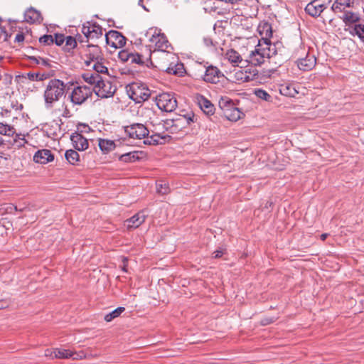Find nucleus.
I'll use <instances>...</instances> for the list:
<instances>
[{"instance_id":"f257e3e1","label":"nucleus","mask_w":364,"mask_h":364,"mask_svg":"<svg viewBox=\"0 0 364 364\" xmlns=\"http://www.w3.org/2000/svg\"><path fill=\"white\" fill-rule=\"evenodd\" d=\"M66 85L59 79L49 80L44 91L45 107L47 109L53 108L54 103L65 95Z\"/></svg>"},{"instance_id":"f03ea898","label":"nucleus","mask_w":364,"mask_h":364,"mask_svg":"<svg viewBox=\"0 0 364 364\" xmlns=\"http://www.w3.org/2000/svg\"><path fill=\"white\" fill-rule=\"evenodd\" d=\"M162 56H156L155 68L161 71H165L168 74H173L178 76H182L185 72L183 63H175L171 61L174 57L168 53H163Z\"/></svg>"},{"instance_id":"7ed1b4c3","label":"nucleus","mask_w":364,"mask_h":364,"mask_svg":"<svg viewBox=\"0 0 364 364\" xmlns=\"http://www.w3.org/2000/svg\"><path fill=\"white\" fill-rule=\"evenodd\" d=\"M196 122L195 114L190 112L184 115H178L176 118L164 120L165 127L171 134L178 133Z\"/></svg>"},{"instance_id":"20e7f679","label":"nucleus","mask_w":364,"mask_h":364,"mask_svg":"<svg viewBox=\"0 0 364 364\" xmlns=\"http://www.w3.org/2000/svg\"><path fill=\"white\" fill-rule=\"evenodd\" d=\"M126 90L129 98L136 103L147 100L151 95L150 90L141 82H132L126 87Z\"/></svg>"},{"instance_id":"39448f33","label":"nucleus","mask_w":364,"mask_h":364,"mask_svg":"<svg viewBox=\"0 0 364 364\" xmlns=\"http://www.w3.org/2000/svg\"><path fill=\"white\" fill-rule=\"evenodd\" d=\"M156 105L159 109L171 112L177 107V100L173 93L164 92L156 97Z\"/></svg>"},{"instance_id":"423d86ee","label":"nucleus","mask_w":364,"mask_h":364,"mask_svg":"<svg viewBox=\"0 0 364 364\" xmlns=\"http://www.w3.org/2000/svg\"><path fill=\"white\" fill-rule=\"evenodd\" d=\"M273 47H274V46H273ZM275 54L276 50H274V48H272V46H266L262 49L256 48L252 52L248 62L255 65H259L264 63V58H270ZM247 62V60H245V63Z\"/></svg>"},{"instance_id":"0eeeda50","label":"nucleus","mask_w":364,"mask_h":364,"mask_svg":"<svg viewBox=\"0 0 364 364\" xmlns=\"http://www.w3.org/2000/svg\"><path fill=\"white\" fill-rule=\"evenodd\" d=\"M94 90L88 86H77L73 89L70 94V101L74 105H81L89 97H91Z\"/></svg>"},{"instance_id":"6e6552de","label":"nucleus","mask_w":364,"mask_h":364,"mask_svg":"<svg viewBox=\"0 0 364 364\" xmlns=\"http://www.w3.org/2000/svg\"><path fill=\"white\" fill-rule=\"evenodd\" d=\"M126 134L132 139H145L149 134V129L145 125L140 123H134L124 127Z\"/></svg>"},{"instance_id":"1a4fd4ad","label":"nucleus","mask_w":364,"mask_h":364,"mask_svg":"<svg viewBox=\"0 0 364 364\" xmlns=\"http://www.w3.org/2000/svg\"><path fill=\"white\" fill-rule=\"evenodd\" d=\"M85 52L87 59L85 60V64L87 67L91 66L92 62L105 60L101 48L97 45H87V50Z\"/></svg>"},{"instance_id":"9d476101","label":"nucleus","mask_w":364,"mask_h":364,"mask_svg":"<svg viewBox=\"0 0 364 364\" xmlns=\"http://www.w3.org/2000/svg\"><path fill=\"white\" fill-rule=\"evenodd\" d=\"M95 93L101 98H107L112 97L116 90L109 81H105L101 78L98 85H95L92 88Z\"/></svg>"},{"instance_id":"9b49d317","label":"nucleus","mask_w":364,"mask_h":364,"mask_svg":"<svg viewBox=\"0 0 364 364\" xmlns=\"http://www.w3.org/2000/svg\"><path fill=\"white\" fill-rule=\"evenodd\" d=\"M105 38L107 44H109V41L112 40V46L114 48H121L125 46L127 38L120 32L117 31L111 30L105 35Z\"/></svg>"},{"instance_id":"f8f14e48","label":"nucleus","mask_w":364,"mask_h":364,"mask_svg":"<svg viewBox=\"0 0 364 364\" xmlns=\"http://www.w3.org/2000/svg\"><path fill=\"white\" fill-rule=\"evenodd\" d=\"M150 41L154 43L156 49L159 53V56H162L163 53H166V50L169 46L168 41L164 33H154L150 38Z\"/></svg>"},{"instance_id":"ddd939ff","label":"nucleus","mask_w":364,"mask_h":364,"mask_svg":"<svg viewBox=\"0 0 364 364\" xmlns=\"http://www.w3.org/2000/svg\"><path fill=\"white\" fill-rule=\"evenodd\" d=\"M222 72L215 66L209 65L206 68L203 80L210 83H217L223 77Z\"/></svg>"},{"instance_id":"4468645a","label":"nucleus","mask_w":364,"mask_h":364,"mask_svg":"<svg viewBox=\"0 0 364 364\" xmlns=\"http://www.w3.org/2000/svg\"><path fill=\"white\" fill-rule=\"evenodd\" d=\"M152 53L150 50H148V55L144 56L141 54H139L138 53H132L131 58H130V63H136L139 65H146L148 66L149 63H151L154 67H155L156 62L154 63L152 61Z\"/></svg>"},{"instance_id":"2eb2a0df","label":"nucleus","mask_w":364,"mask_h":364,"mask_svg":"<svg viewBox=\"0 0 364 364\" xmlns=\"http://www.w3.org/2000/svg\"><path fill=\"white\" fill-rule=\"evenodd\" d=\"M298 68L303 71H309L312 70L316 63V58L313 55L306 54L305 58L297 60Z\"/></svg>"},{"instance_id":"dca6fc26","label":"nucleus","mask_w":364,"mask_h":364,"mask_svg":"<svg viewBox=\"0 0 364 364\" xmlns=\"http://www.w3.org/2000/svg\"><path fill=\"white\" fill-rule=\"evenodd\" d=\"M326 8V6L319 4L318 0H313L306 5L305 11L312 17H318Z\"/></svg>"},{"instance_id":"f3484780","label":"nucleus","mask_w":364,"mask_h":364,"mask_svg":"<svg viewBox=\"0 0 364 364\" xmlns=\"http://www.w3.org/2000/svg\"><path fill=\"white\" fill-rule=\"evenodd\" d=\"M74 148L77 151H84L88 148V141L81 134L75 132L70 136Z\"/></svg>"},{"instance_id":"a211bd4d","label":"nucleus","mask_w":364,"mask_h":364,"mask_svg":"<svg viewBox=\"0 0 364 364\" xmlns=\"http://www.w3.org/2000/svg\"><path fill=\"white\" fill-rule=\"evenodd\" d=\"M145 139L144 141L145 144L158 145L165 144L167 140H170L171 136L157 132V134L153 133L151 136L148 135Z\"/></svg>"},{"instance_id":"6ab92c4d","label":"nucleus","mask_w":364,"mask_h":364,"mask_svg":"<svg viewBox=\"0 0 364 364\" xmlns=\"http://www.w3.org/2000/svg\"><path fill=\"white\" fill-rule=\"evenodd\" d=\"M54 160V156L48 149L38 150L33 156L36 163L46 164Z\"/></svg>"},{"instance_id":"aec40b11","label":"nucleus","mask_w":364,"mask_h":364,"mask_svg":"<svg viewBox=\"0 0 364 364\" xmlns=\"http://www.w3.org/2000/svg\"><path fill=\"white\" fill-rule=\"evenodd\" d=\"M197 100L201 110L206 115H213L215 113V108L210 100L201 95L197 97Z\"/></svg>"},{"instance_id":"412c9836","label":"nucleus","mask_w":364,"mask_h":364,"mask_svg":"<svg viewBox=\"0 0 364 364\" xmlns=\"http://www.w3.org/2000/svg\"><path fill=\"white\" fill-rule=\"evenodd\" d=\"M46 356H51L53 358H60V359H64V358H69L74 355V353H73L69 350L66 349H60V348H55L53 351L50 350H46Z\"/></svg>"},{"instance_id":"4be33fe9","label":"nucleus","mask_w":364,"mask_h":364,"mask_svg":"<svg viewBox=\"0 0 364 364\" xmlns=\"http://www.w3.org/2000/svg\"><path fill=\"white\" fill-rule=\"evenodd\" d=\"M259 33L264 35V41L266 46H272L269 38L272 36V25L268 22H264L259 26Z\"/></svg>"},{"instance_id":"5701e85b","label":"nucleus","mask_w":364,"mask_h":364,"mask_svg":"<svg viewBox=\"0 0 364 364\" xmlns=\"http://www.w3.org/2000/svg\"><path fill=\"white\" fill-rule=\"evenodd\" d=\"M42 19L41 12L33 7L27 9L24 14V21L30 23H40Z\"/></svg>"},{"instance_id":"b1692460","label":"nucleus","mask_w":364,"mask_h":364,"mask_svg":"<svg viewBox=\"0 0 364 364\" xmlns=\"http://www.w3.org/2000/svg\"><path fill=\"white\" fill-rule=\"evenodd\" d=\"M146 215L144 211H141L127 220L128 228H136L141 225L146 219Z\"/></svg>"},{"instance_id":"393cba45","label":"nucleus","mask_w":364,"mask_h":364,"mask_svg":"<svg viewBox=\"0 0 364 364\" xmlns=\"http://www.w3.org/2000/svg\"><path fill=\"white\" fill-rule=\"evenodd\" d=\"M339 18L343 20L346 26H350V24L355 23L360 21L359 16L350 11H346L344 14L342 16H339Z\"/></svg>"},{"instance_id":"a878e982","label":"nucleus","mask_w":364,"mask_h":364,"mask_svg":"<svg viewBox=\"0 0 364 364\" xmlns=\"http://www.w3.org/2000/svg\"><path fill=\"white\" fill-rule=\"evenodd\" d=\"M224 114L228 120L232 122H237L242 118V116L244 115L243 112L235 106L229 109H227Z\"/></svg>"},{"instance_id":"bb28decb","label":"nucleus","mask_w":364,"mask_h":364,"mask_svg":"<svg viewBox=\"0 0 364 364\" xmlns=\"http://www.w3.org/2000/svg\"><path fill=\"white\" fill-rule=\"evenodd\" d=\"M141 152L135 151L123 154L119 156V160L124 163H133L140 159Z\"/></svg>"},{"instance_id":"cd10ccee","label":"nucleus","mask_w":364,"mask_h":364,"mask_svg":"<svg viewBox=\"0 0 364 364\" xmlns=\"http://www.w3.org/2000/svg\"><path fill=\"white\" fill-rule=\"evenodd\" d=\"M98 145L104 154H107L115 148L114 141L109 139H99Z\"/></svg>"},{"instance_id":"c85d7f7f","label":"nucleus","mask_w":364,"mask_h":364,"mask_svg":"<svg viewBox=\"0 0 364 364\" xmlns=\"http://www.w3.org/2000/svg\"><path fill=\"white\" fill-rule=\"evenodd\" d=\"M82 79L90 85H98L102 77L97 73L87 72L82 75Z\"/></svg>"},{"instance_id":"c756f323","label":"nucleus","mask_w":364,"mask_h":364,"mask_svg":"<svg viewBox=\"0 0 364 364\" xmlns=\"http://www.w3.org/2000/svg\"><path fill=\"white\" fill-rule=\"evenodd\" d=\"M226 58L233 64H236L237 65L239 63H242V59L239 53L233 49L228 50L225 53Z\"/></svg>"},{"instance_id":"7c9ffc66","label":"nucleus","mask_w":364,"mask_h":364,"mask_svg":"<svg viewBox=\"0 0 364 364\" xmlns=\"http://www.w3.org/2000/svg\"><path fill=\"white\" fill-rule=\"evenodd\" d=\"M65 157L71 165H77L80 160L79 154L73 149L67 150L65 153Z\"/></svg>"},{"instance_id":"2f4dec72","label":"nucleus","mask_w":364,"mask_h":364,"mask_svg":"<svg viewBox=\"0 0 364 364\" xmlns=\"http://www.w3.org/2000/svg\"><path fill=\"white\" fill-rule=\"evenodd\" d=\"M23 78H28L31 81L37 80V81H43L48 77V75L46 73H28L26 74H23L21 75Z\"/></svg>"},{"instance_id":"473e14b6","label":"nucleus","mask_w":364,"mask_h":364,"mask_svg":"<svg viewBox=\"0 0 364 364\" xmlns=\"http://www.w3.org/2000/svg\"><path fill=\"white\" fill-rule=\"evenodd\" d=\"M90 35L89 36V40L98 39L102 37L103 34L102 28L95 23L92 24V28L90 31Z\"/></svg>"},{"instance_id":"72a5a7b5","label":"nucleus","mask_w":364,"mask_h":364,"mask_svg":"<svg viewBox=\"0 0 364 364\" xmlns=\"http://www.w3.org/2000/svg\"><path fill=\"white\" fill-rule=\"evenodd\" d=\"M352 36H358V37L364 42V25L361 23L355 24L350 31Z\"/></svg>"},{"instance_id":"f704fd0d","label":"nucleus","mask_w":364,"mask_h":364,"mask_svg":"<svg viewBox=\"0 0 364 364\" xmlns=\"http://www.w3.org/2000/svg\"><path fill=\"white\" fill-rule=\"evenodd\" d=\"M105 60H99L93 62L94 64L91 65L92 68L95 71V73L100 75V73H107L108 69L104 65Z\"/></svg>"},{"instance_id":"c9c22d12","label":"nucleus","mask_w":364,"mask_h":364,"mask_svg":"<svg viewBox=\"0 0 364 364\" xmlns=\"http://www.w3.org/2000/svg\"><path fill=\"white\" fill-rule=\"evenodd\" d=\"M15 132L14 127L0 122V134L12 136Z\"/></svg>"},{"instance_id":"e433bc0d","label":"nucleus","mask_w":364,"mask_h":364,"mask_svg":"<svg viewBox=\"0 0 364 364\" xmlns=\"http://www.w3.org/2000/svg\"><path fill=\"white\" fill-rule=\"evenodd\" d=\"M125 310V308L124 307H118L117 309H115L114 310H113L112 312L106 314L104 317V319L107 321V322H110L112 321L114 318L118 317L120 316V314L124 312Z\"/></svg>"},{"instance_id":"4c0bfd02","label":"nucleus","mask_w":364,"mask_h":364,"mask_svg":"<svg viewBox=\"0 0 364 364\" xmlns=\"http://www.w3.org/2000/svg\"><path fill=\"white\" fill-rule=\"evenodd\" d=\"M234 106L235 105L233 102L228 97H222L219 101V107L223 110L224 114L227 109H229Z\"/></svg>"},{"instance_id":"58836bf2","label":"nucleus","mask_w":364,"mask_h":364,"mask_svg":"<svg viewBox=\"0 0 364 364\" xmlns=\"http://www.w3.org/2000/svg\"><path fill=\"white\" fill-rule=\"evenodd\" d=\"M259 77L258 71L256 69H253L252 70H250L249 72L245 70L244 76L242 77L245 82H250L255 80H257Z\"/></svg>"},{"instance_id":"ea45409f","label":"nucleus","mask_w":364,"mask_h":364,"mask_svg":"<svg viewBox=\"0 0 364 364\" xmlns=\"http://www.w3.org/2000/svg\"><path fill=\"white\" fill-rule=\"evenodd\" d=\"M255 94L259 99L264 100L267 102L271 101V95L267 91L262 89H256L255 90Z\"/></svg>"},{"instance_id":"a19ab883","label":"nucleus","mask_w":364,"mask_h":364,"mask_svg":"<svg viewBox=\"0 0 364 364\" xmlns=\"http://www.w3.org/2000/svg\"><path fill=\"white\" fill-rule=\"evenodd\" d=\"M153 127L154 129L151 132L155 134L160 132L161 134H164L166 131L168 132V129L165 127L164 120L157 124H154Z\"/></svg>"},{"instance_id":"79ce46f5","label":"nucleus","mask_w":364,"mask_h":364,"mask_svg":"<svg viewBox=\"0 0 364 364\" xmlns=\"http://www.w3.org/2000/svg\"><path fill=\"white\" fill-rule=\"evenodd\" d=\"M65 47L68 51L71 49L75 48L77 46L76 38L72 36H67L65 38Z\"/></svg>"},{"instance_id":"37998d69","label":"nucleus","mask_w":364,"mask_h":364,"mask_svg":"<svg viewBox=\"0 0 364 364\" xmlns=\"http://www.w3.org/2000/svg\"><path fill=\"white\" fill-rule=\"evenodd\" d=\"M156 189L158 193L163 195L167 194L169 192L168 184L166 183H156Z\"/></svg>"},{"instance_id":"c03bdc74","label":"nucleus","mask_w":364,"mask_h":364,"mask_svg":"<svg viewBox=\"0 0 364 364\" xmlns=\"http://www.w3.org/2000/svg\"><path fill=\"white\" fill-rule=\"evenodd\" d=\"M39 42L43 45H51L54 43L53 37L51 35H44L39 38Z\"/></svg>"},{"instance_id":"a18cd8bd","label":"nucleus","mask_w":364,"mask_h":364,"mask_svg":"<svg viewBox=\"0 0 364 364\" xmlns=\"http://www.w3.org/2000/svg\"><path fill=\"white\" fill-rule=\"evenodd\" d=\"M89 26L83 25L82 28V33L84 35V38H85V42H88L89 41V36L90 35V31L92 28V24H90L89 22H87Z\"/></svg>"},{"instance_id":"49530a36","label":"nucleus","mask_w":364,"mask_h":364,"mask_svg":"<svg viewBox=\"0 0 364 364\" xmlns=\"http://www.w3.org/2000/svg\"><path fill=\"white\" fill-rule=\"evenodd\" d=\"M131 55L132 53L127 50H122L119 53V58L121 60L127 62L130 60Z\"/></svg>"},{"instance_id":"de8ad7c7","label":"nucleus","mask_w":364,"mask_h":364,"mask_svg":"<svg viewBox=\"0 0 364 364\" xmlns=\"http://www.w3.org/2000/svg\"><path fill=\"white\" fill-rule=\"evenodd\" d=\"M11 36V34L8 33L5 27L0 26V40L6 41Z\"/></svg>"},{"instance_id":"09e8293b","label":"nucleus","mask_w":364,"mask_h":364,"mask_svg":"<svg viewBox=\"0 0 364 364\" xmlns=\"http://www.w3.org/2000/svg\"><path fill=\"white\" fill-rule=\"evenodd\" d=\"M53 40H54V43L57 46H61L63 44V43L65 40V37L63 34L56 33V34H55V37L53 38Z\"/></svg>"},{"instance_id":"8fccbe9b","label":"nucleus","mask_w":364,"mask_h":364,"mask_svg":"<svg viewBox=\"0 0 364 364\" xmlns=\"http://www.w3.org/2000/svg\"><path fill=\"white\" fill-rule=\"evenodd\" d=\"M336 4H339V6H342L343 7H351L353 6V2H351L350 0H336Z\"/></svg>"},{"instance_id":"3c124183","label":"nucleus","mask_w":364,"mask_h":364,"mask_svg":"<svg viewBox=\"0 0 364 364\" xmlns=\"http://www.w3.org/2000/svg\"><path fill=\"white\" fill-rule=\"evenodd\" d=\"M63 107H64V109L62 113V117L64 118H70L72 117V114L70 110L68 108V106L65 103H63Z\"/></svg>"},{"instance_id":"603ef678","label":"nucleus","mask_w":364,"mask_h":364,"mask_svg":"<svg viewBox=\"0 0 364 364\" xmlns=\"http://www.w3.org/2000/svg\"><path fill=\"white\" fill-rule=\"evenodd\" d=\"M276 319L274 317H265L261 320L260 323L262 326H267L274 322Z\"/></svg>"},{"instance_id":"864d4df0","label":"nucleus","mask_w":364,"mask_h":364,"mask_svg":"<svg viewBox=\"0 0 364 364\" xmlns=\"http://www.w3.org/2000/svg\"><path fill=\"white\" fill-rule=\"evenodd\" d=\"M331 10L334 13H339V12H343V9L342 8V6H339V4H336V1H335V2L333 4V5L331 6Z\"/></svg>"},{"instance_id":"5fc2aeb1","label":"nucleus","mask_w":364,"mask_h":364,"mask_svg":"<svg viewBox=\"0 0 364 364\" xmlns=\"http://www.w3.org/2000/svg\"><path fill=\"white\" fill-rule=\"evenodd\" d=\"M24 38H25V37H24L23 33L20 32L16 34V36L15 37V42L21 43L24 41Z\"/></svg>"},{"instance_id":"6e6d98bb","label":"nucleus","mask_w":364,"mask_h":364,"mask_svg":"<svg viewBox=\"0 0 364 364\" xmlns=\"http://www.w3.org/2000/svg\"><path fill=\"white\" fill-rule=\"evenodd\" d=\"M28 58L31 63L40 64L41 57L28 56Z\"/></svg>"},{"instance_id":"4d7b16f0","label":"nucleus","mask_w":364,"mask_h":364,"mask_svg":"<svg viewBox=\"0 0 364 364\" xmlns=\"http://www.w3.org/2000/svg\"><path fill=\"white\" fill-rule=\"evenodd\" d=\"M40 64L45 66V67H50V65L49 63V60L48 59H44V58H41V61H40Z\"/></svg>"},{"instance_id":"13d9d810","label":"nucleus","mask_w":364,"mask_h":364,"mask_svg":"<svg viewBox=\"0 0 364 364\" xmlns=\"http://www.w3.org/2000/svg\"><path fill=\"white\" fill-rule=\"evenodd\" d=\"M213 255L214 258H220L223 255V252L222 250H216L213 252Z\"/></svg>"},{"instance_id":"bf43d9fd","label":"nucleus","mask_w":364,"mask_h":364,"mask_svg":"<svg viewBox=\"0 0 364 364\" xmlns=\"http://www.w3.org/2000/svg\"><path fill=\"white\" fill-rule=\"evenodd\" d=\"M8 303L4 300H0V309H5L8 306Z\"/></svg>"},{"instance_id":"052dcab7","label":"nucleus","mask_w":364,"mask_h":364,"mask_svg":"<svg viewBox=\"0 0 364 364\" xmlns=\"http://www.w3.org/2000/svg\"><path fill=\"white\" fill-rule=\"evenodd\" d=\"M76 42L79 41L80 43L85 42V38L82 37L81 35L76 36Z\"/></svg>"},{"instance_id":"680f3d73","label":"nucleus","mask_w":364,"mask_h":364,"mask_svg":"<svg viewBox=\"0 0 364 364\" xmlns=\"http://www.w3.org/2000/svg\"><path fill=\"white\" fill-rule=\"evenodd\" d=\"M328 236V233H323L321 235L320 237L323 241H324L327 238Z\"/></svg>"},{"instance_id":"e2e57ef3","label":"nucleus","mask_w":364,"mask_h":364,"mask_svg":"<svg viewBox=\"0 0 364 364\" xmlns=\"http://www.w3.org/2000/svg\"><path fill=\"white\" fill-rule=\"evenodd\" d=\"M204 41H205V43L207 45V46H210V45H212V41L210 38H205L204 39Z\"/></svg>"},{"instance_id":"0e129e2a","label":"nucleus","mask_w":364,"mask_h":364,"mask_svg":"<svg viewBox=\"0 0 364 364\" xmlns=\"http://www.w3.org/2000/svg\"><path fill=\"white\" fill-rule=\"evenodd\" d=\"M144 0H139V5L141 6L144 9H146L145 6L143 5Z\"/></svg>"},{"instance_id":"69168bd1","label":"nucleus","mask_w":364,"mask_h":364,"mask_svg":"<svg viewBox=\"0 0 364 364\" xmlns=\"http://www.w3.org/2000/svg\"><path fill=\"white\" fill-rule=\"evenodd\" d=\"M4 144V141L3 140V139L1 137L0 138V146H1L2 145Z\"/></svg>"},{"instance_id":"338daca9","label":"nucleus","mask_w":364,"mask_h":364,"mask_svg":"<svg viewBox=\"0 0 364 364\" xmlns=\"http://www.w3.org/2000/svg\"><path fill=\"white\" fill-rule=\"evenodd\" d=\"M14 209L16 211H23V208L18 209L17 206H14Z\"/></svg>"},{"instance_id":"774afa93","label":"nucleus","mask_w":364,"mask_h":364,"mask_svg":"<svg viewBox=\"0 0 364 364\" xmlns=\"http://www.w3.org/2000/svg\"><path fill=\"white\" fill-rule=\"evenodd\" d=\"M122 270H123L124 272H127V267H126V266H124V267H122Z\"/></svg>"}]
</instances>
